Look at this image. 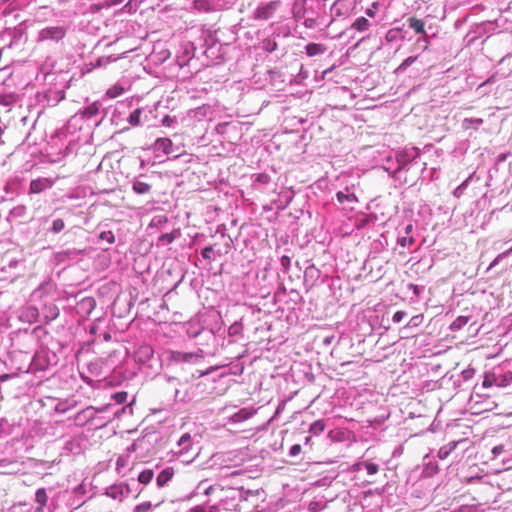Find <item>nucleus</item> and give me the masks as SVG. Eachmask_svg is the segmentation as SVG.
I'll return each instance as SVG.
<instances>
[{"label": "nucleus", "instance_id": "6ab92c4d", "mask_svg": "<svg viewBox=\"0 0 512 512\" xmlns=\"http://www.w3.org/2000/svg\"><path fill=\"white\" fill-rule=\"evenodd\" d=\"M363 466L369 475H374L379 471V466L372 462H362L354 465V469H360Z\"/></svg>", "mask_w": 512, "mask_h": 512}, {"label": "nucleus", "instance_id": "e433bc0d", "mask_svg": "<svg viewBox=\"0 0 512 512\" xmlns=\"http://www.w3.org/2000/svg\"><path fill=\"white\" fill-rule=\"evenodd\" d=\"M99 239L105 240L108 244H111L114 242V235L111 231H104L100 233Z\"/></svg>", "mask_w": 512, "mask_h": 512}, {"label": "nucleus", "instance_id": "4468645a", "mask_svg": "<svg viewBox=\"0 0 512 512\" xmlns=\"http://www.w3.org/2000/svg\"><path fill=\"white\" fill-rule=\"evenodd\" d=\"M178 446L180 447L179 453L184 454L188 452L192 447V438L189 433H184L178 440Z\"/></svg>", "mask_w": 512, "mask_h": 512}, {"label": "nucleus", "instance_id": "de8ad7c7", "mask_svg": "<svg viewBox=\"0 0 512 512\" xmlns=\"http://www.w3.org/2000/svg\"><path fill=\"white\" fill-rule=\"evenodd\" d=\"M416 60V57H408L406 58L402 64L399 66V69H405L406 67L410 66L414 61Z\"/></svg>", "mask_w": 512, "mask_h": 512}, {"label": "nucleus", "instance_id": "37998d69", "mask_svg": "<svg viewBox=\"0 0 512 512\" xmlns=\"http://www.w3.org/2000/svg\"><path fill=\"white\" fill-rule=\"evenodd\" d=\"M413 241H414L413 237L403 236V237L398 239V244H400L401 246L405 247L408 244H412Z\"/></svg>", "mask_w": 512, "mask_h": 512}, {"label": "nucleus", "instance_id": "f704fd0d", "mask_svg": "<svg viewBox=\"0 0 512 512\" xmlns=\"http://www.w3.org/2000/svg\"><path fill=\"white\" fill-rule=\"evenodd\" d=\"M505 451H506L505 445H503V444H499V445L494 446L492 448V450H491V453H492V458L491 459L492 460L496 459L498 456L503 454Z\"/></svg>", "mask_w": 512, "mask_h": 512}, {"label": "nucleus", "instance_id": "4c0bfd02", "mask_svg": "<svg viewBox=\"0 0 512 512\" xmlns=\"http://www.w3.org/2000/svg\"><path fill=\"white\" fill-rule=\"evenodd\" d=\"M128 463V457L119 456L116 460V470L120 473L122 468H124Z\"/></svg>", "mask_w": 512, "mask_h": 512}, {"label": "nucleus", "instance_id": "79ce46f5", "mask_svg": "<svg viewBox=\"0 0 512 512\" xmlns=\"http://www.w3.org/2000/svg\"><path fill=\"white\" fill-rule=\"evenodd\" d=\"M301 450H302V448H301L300 444H294L293 446H291V448L289 450V456L296 457L301 453Z\"/></svg>", "mask_w": 512, "mask_h": 512}, {"label": "nucleus", "instance_id": "c03bdc74", "mask_svg": "<svg viewBox=\"0 0 512 512\" xmlns=\"http://www.w3.org/2000/svg\"><path fill=\"white\" fill-rule=\"evenodd\" d=\"M213 253V248L211 246L205 247L201 254L204 259H211V254Z\"/></svg>", "mask_w": 512, "mask_h": 512}, {"label": "nucleus", "instance_id": "f8f14e48", "mask_svg": "<svg viewBox=\"0 0 512 512\" xmlns=\"http://www.w3.org/2000/svg\"><path fill=\"white\" fill-rule=\"evenodd\" d=\"M53 289H54V284L52 283V281H50V280L44 281L43 283H41L39 285V287L37 289L34 290L33 296L42 298L44 295L51 293Z\"/></svg>", "mask_w": 512, "mask_h": 512}, {"label": "nucleus", "instance_id": "9d476101", "mask_svg": "<svg viewBox=\"0 0 512 512\" xmlns=\"http://www.w3.org/2000/svg\"><path fill=\"white\" fill-rule=\"evenodd\" d=\"M172 148L173 142L169 138H158L154 144L156 151H162L166 155L172 153Z\"/></svg>", "mask_w": 512, "mask_h": 512}, {"label": "nucleus", "instance_id": "6e6552de", "mask_svg": "<svg viewBox=\"0 0 512 512\" xmlns=\"http://www.w3.org/2000/svg\"><path fill=\"white\" fill-rule=\"evenodd\" d=\"M337 200L340 204H348L349 209H353V204L358 202V198L354 193L349 191V188H346V192L339 191L336 194Z\"/></svg>", "mask_w": 512, "mask_h": 512}, {"label": "nucleus", "instance_id": "cd10ccee", "mask_svg": "<svg viewBox=\"0 0 512 512\" xmlns=\"http://www.w3.org/2000/svg\"><path fill=\"white\" fill-rule=\"evenodd\" d=\"M140 117H141V110L140 109H136L134 110L130 115H129V118H128V122L132 125V126H137L140 124Z\"/></svg>", "mask_w": 512, "mask_h": 512}, {"label": "nucleus", "instance_id": "a18cd8bd", "mask_svg": "<svg viewBox=\"0 0 512 512\" xmlns=\"http://www.w3.org/2000/svg\"><path fill=\"white\" fill-rule=\"evenodd\" d=\"M474 373V369H465L462 371V377L465 381H467L473 377Z\"/></svg>", "mask_w": 512, "mask_h": 512}, {"label": "nucleus", "instance_id": "6e6d98bb", "mask_svg": "<svg viewBox=\"0 0 512 512\" xmlns=\"http://www.w3.org/2000/svg\"><path fill=\"white\" fill-rule=\"evenodd\" d=\"M64 226H52V231L54 233H59Z\"/></svg>", "mask_w": 512, "mask_h": 512}, {"label": "nucleus", "instance_id": "1a4fd4ad", "mask_svg": "<svg viewBox=\"0 0 512 512\" xmlns=\"http://www.w3.org/2000/svg\"><path fill=\"white\" fill-rule=\"evenodd\" d=\"M35 502L38 504L35 512H44V507L48 502V494L45 488L37 489L35 493Z\"/></svg>", "mask_w": 512, "mask_h": 512}, {"label": "nucleus", "instance_id": "72a5a7b5", "mask_svg": "<svg viewBox=\"0 0 512 512\" xmlns=\"http://www.w3.org/2000/svg\"><path fill=\"white\" fill-rule=\"evenodd\" d=\"M13 512H31L32 507L26 503H18L13 505Z\"/></svg>", "mask_w": 512, "mask_h": 512}, {"label": "nucleus", "instance_id": "09e8293b", "mask_svg": "<svg viewBox=\"0 0 512 512\" xmlns=\"http://www.w3.org/2000/svg\"><path fill=\"white\" fill-rule=\"evenodd\" d=\"M241 329V325L239 323H234L229 327V334L230 335H236L239 333Z\"/></svg>", "mask_w": 512, "mask_h": 512}, {"label": "nucleus", "instance_id": "2f4dec72", "mask_svg": "<svg viewBox=\"0 0 512 512\" xmlns=\"http://www.w3.org/2000/svg\"><path fill=\"white\" fill-rule=\"evenodd\" d=\"M127 397H128V394L127 392L125 391H120V392H117V393H114L112 395V398L114 399V401L117 403V404H123L126 402L127 400Z\"/></svg>", "mask_w": 512, "mask_h": 512}, {"label": "nucleus", "instance_id": "603ef678", "mask_svg": "<svg viewBox=\"0 0 512 512\" xmlns=\"http://www.w3.org/2000/svg\"><path fill=\"white\" fill-rule=\"evenodd\" d=\"M14 376H15V374H2V375H0V382H5Z\"/></svg>", "mask_w": 512, "mask_h": 512}, {"label": "nucleus", "instance_id": "c9c22d12", "mask_svg": "<svg viewBox=\"0 0 512 512\" xmlns=\"http://www.w3.org/2000/svg\"><path fill=\"white\" fill-rule=\"evenodd\" d=\"M151 507H152L151 502L147 501V502L137 505L134 508L133 512H149Z\"/></svg>", "mask_w": 512, "mask_h": 512}, {"label": "nucleus", "instance_id": "2eb2a0df", "mask_svg": "<svg viewBox=\"0 0 512 512\" xmlns=\"http://www.w3.org/2000/svg\"><path fill=\"white\" fill-rule=\"evenodd\" d=\"M408 26L418 34H425V23L416 17L408 19Z\"/></svg>", "mask_w": 512, "mask_h": 512}, {"label": "nucleus", "instance_id": "8fccbe9b", "mask_svg": "<svg viewBox=\"0 0 512 512\" xmlns=\"http://www.w3.org/2000/svg\"><path fill=\"white\" fill-rule=\"evenodd\" d=\"M277 47V44L276 42H273L272 44L270 43V41H267V45L265 46V49L272 52L276 49Z\"/></svg>", "mask_w": 512, "mask_h": 512}, {"label": "nucleus", "instance_id": "5fc2aeb1", "mask_svg": "<svg viewBox=\"0 0 512 512\" xmlns=\"http://www.w3.org/2000/svg\"><path fill=\"white\" fill-rule=\"evenodd\" d=\"M17 264H18V260H16V259H10L9 262H8V266L10 268L16 267Z\"/></svg>", "mask_w": 512, "mask_h": 512}, {"label": "nucleus", "instance_id": "13d9d810", "mask_svg": "<svg viewBox=\"0 0 512 512\" xmlns=\"http://www.w3.org/2000/svg\"><path fill=\"white\" fill-rule=\"evenodd\" d=\"M411 229H412V226L407 225V226H406V233H407V234H408V233H410Z\"/></svg>", "mask_w": 512, "mask_h": 512}, {"label": "nucleus", "instance_id": "a211bd4d", "mask_svg": "<svg viewBox=\"0 0 512 512\" xmlns=\"http://www.w3.org/2000/svg\"><path fill=\"white\" fill-rule=\"evenodd\" d=\"M470 317L468 316H459L457 317L450 325V330L455 332V331H459L460 329H462V327H464L468 321H469Z\"/></svg>", "mask_w": 512, "mask_h": 512}, {"label": "nucleus", "instance_id": "423d86ee", "mask_svg": "<svg viewBox=\"0 0 512 512\" xmlns=\"http://www.w3.org/2000/svg\"><path fill=\"white\" fill-rule=\"evenodd\" d=\"M134 355H135V360L137 362L145 364L149 360H151V358L153 357L154 350H153L152 346H150L148 344H143L137 348Z\"/></svg>", "mask_w": 512, "mask_h": 512}, {"label": "nucleus", "instance_id": "20e7f679", "mask_svg": "<svg viewBox=\"0 0 512 512\" xmlns=\"http://www.w3.org/2000/svg\"><path fill=\"white\" fill-rule=\"evenodd\" d=\"M152 434L144 435L142 438L137 439L129 448V452H136L141 450L143 455L148 453L152 447L151 437Z\"/></svg>", "mask_w": 512, "mask_h": 512}, {"label": "nucleus", "instance_id": "7ed1b4c3", "mask_svg": "<svg viewBox=\"0 0 512 512\" xmlns=\"http://www.w3.org/2000/svg\"><path fill=\"white\" fill-rule=\"evenodd\" d=\"M67 29L64 26H51L42 29L39 33L40 40L59 41L66 35Z\"/></svg>", "mask_w": 512, "mask_h": 512}, {"label": "nucleus", "instance_id": "ea45409f", "mask_svg": "<svg viewBox=\"0 0 512 512\" xmlns=\"http://www.w3.org/2000/svg\"><path fill=\"white\" fill-rule=\"evenodd\" d=\"M406 315L407 313L405 311H397L394 313L392 321L394 323H400L406 317Z\"/></svg>", "mask_w": 512, "mask_h": 512}, {"label": "nucleus", "instance_id": "4d7b16f0", "mask_svg": "<svg viewBox=\"0 0 512 512\" xmlns=\"http://www.w3.org/2000/svg\"><path fill=\"white\" fill-rule=\"evenodd\" d=\"M366 13L370 17H374V15H375L374 12L371 9H368Z\"/></svg>", "mask_w": 512, "mask_h": 512}, {"label": "nucleus", "instance_id": "864d4df0", "mask_svg": "<svg viewBox=\"0 0 512 512\" xmlns=\"http://www.w3.org/2000/svg\"><path fill=\"white\" fill-rule=\"evenodd\" d=\"M482 479L481 476H472L467 478V483H473L475 481H480Z\"/></svg>", "mask_w": 512, "mask_h": 512}, {"label": "nucleus", "instance_id": "680f3d73", "mask_svg": "<svg viewBox=\"0 0 512 512\" xmlns=\"http://www.w3.org/2000/svg\"><path fill=\"white\" fill-rule=\"evenodd\" d=\"M310 439L311 438L309 436L305 437V443L307 444L310 441Z\"/></svg>", "mask_w": 512, "mask_h": 512}, {"label": "nucleus", "instance_id": "bf43d9fd", "mask_svg": "<svg viewBox=\"0 0 512 512\" xmlns=\"http://www.w3.org/2000/svg\"><path fill=\"white\" fill-rule=\"evenodd\" d=\"M330 341H331V340H330V338H328V337H327V338H325L324 343H325V344H329V343H330Z\"/></svg>", "mask_w": 512, "mask_h": 512}, {"label": "nucleus", "instance_id": "393cba45", "mask_svg": "<svg viewBox=\"0 0 512 512\" xmlns=\"http://www.w3.org/2000/svg\"><path fill=\"white\" fill-rule=\"evenodd\" d=\"M45 310L47 312V314L45 315V317L49 320V321H52L54 319H56L59 315V309L56 305L54 304H50L48 306L45 307Z\"/></svg>", "mask_w": 512, "mask_h": 512}, {"label": "nucleus", "instance_id": "5701e85b", "mask_svg": "<svg viewBox=\"0 0 512 512\" xmlns=\"http://www.w3.org/2000/svg\"><path fill=\"white\" fill-rule=\"evenodd\" d=\"M154 477V472L153 470L151 469H146L144 471H142L139 476H138V482L141 483V484H148L151 482V480L153 479Z\"/></svg>", "mask_w": 512, "mask_h": 512}, {"label": "nucleus", "instance_id": "3c124183", "mask_svg": "<svg viewBox=\"0 0 512 512\" xmlns=\"http://www.w3.org/2000/svg\"><path fill=\"white\" fill-rule=\"evenodd\" d=\"M172 123V118L169 116V115H166L163 119H162V124L164 126H167L169 127Z\"/></svg>", "mask_w": 512, "mask_h": 512}, {"label": "nucleus", "instance_id": "ddd939ff", "mask_svg": "<svg viewBox=\"0 0 512 512\" xmlns=\"http://www.w3.org/2000/svg\"><path fill=\"white\" fill-rule=\"evenodd\" d=\"M460 442L461 441H451L448 444L442 446L438 450V454H437L438 458L441 460L448 458V456L456 449V447L458 446V444Z\"/></svg>", "mask_w": 512, "mask_h": 512}, {"label": "nucleus", "instance_id": "f257e3e1", "mask_svg": "<svg viewBox=\"0 0 512 512\" xmlns=\"http://www.w3.org/2000/svg\"><path fill=\"white\" fill-rule=\"evenodd\" d=\"M512 383V371L504 365H498L486 372L483 379V387H506Z\"/></svg>", "mask_w": 512, "mask_h": 512}, {"label": "nucleus", "instance_id": "052dcab7", "mask_svg": "<svg viewBox=\"0 0 512 512\" xmlns=\"http://www.w3.org/2000/svg\"><path fill=\"white\" fill-rule=\"evenodd\" d=\"M54 225H57V224H63L62 220H57L53 223Z\"/></svg>", "mask_w": 512, "mask_h": 512}, {"label": "nucleus", "instance_id": "b1692460", "mask_svg": "<svg viewBox=\"0 0 512 512\" xmlns=\"http://www.w3.org/2000/svg\"><path fill=\"white\" fill-rule=\"evenodd\" d=\"M80 309H86L87 313H90L95 307V300L91 297L82 299L79 303Z\"/></svg>", "mask_w": 512, "mask_h": 512}, {"label": "nucleus", "instance_id": "dca6fc26", "mask_svg": "<svg viewBox=\"0 0 512 512\" xmlns=\"http://www.w3.org/2000/svg\"><path fill=\"white\" fill-rule=\"evenodd\" d=\"M370 27V22L365 17H359L357 18L351 25V28L363 32L368 30Z\"/></svg>", "mask_w": 512, "mask_h": 512}, {"label": "nucleus", "instance_id": "f03ea898", "mask_svg": "<svg viewBox=\"0 0 512 512\" xmlns=\"http://www.w3.org/2000/svg\"><path fill=\"white\" fill-rule=\"evenodd\" d=\"M131 492L132 489L126 482L111 485L106 489V495L118 501H122L124 498L128 497Z\"/></svg>", "mask_w": 512, "mask_h": 512}, {"label": "nucleus", "instance_id": "e2e57ef3", "mask_svg": "<svg viewBox=\"0 0 512 512\" xmlns=\"http://www.w3.org/2000/svg\"><path fill=\"white\" fill-rule=\"evenodd\" d=\"M104 338H105V340H108V339H110V335H109V334H106V335L104 336Z\"/></svg>", "mask_w": 512, "mask_h": 512}, {"label": "nucleus", "instance_id": "49530a36", "mask_svg": "<svg viewBox=\"0 0 512 512\" xmlns=\"http://www.w3.org/2000/svg\"><path fill=\"white\" fill-rule=\"evenodd\" d=\"M226 503H220L217 506H211L209 508V512H222V510L228 511V509L225 507Z\"/></svg>", "mask_w": 512, "mask_h": 512}, {"label": "nucleus", "instance_id": "39448f33", "mask_svg": "<svg viewBox=\"0 0 512 512\" xmlns=\"http://www.w3.org/2000/svg\"><path fill=\"white\" fill-rule=\"evenodd\" d=\"M97 411L98 410H95L93 407H87L86 409L81 410L74 416V423L77 426H84L95 417ZM99 411H103V409H100Z\"/></svg>", "mask_w": 512, "mask_h": 512}, {"label": "nucleus", "instance_id": "c85d7f7f", "mask_svg": "<svg viewBox=\"0 0 512 512\" xmlns=\"http://www.w3.org/2000/svg\"><path fill=\"white\" fill-rule=\"evenodd\" d=\"M251 415V412L247 411L246 409H241L239 412L233 415V419L235 422H240L248 419Z\"/></svg>", "mask_w": 512, "mask_h": 512}, {"label": "nucleus", "instance_id": "a878e982", "mask_svg": "<svg viewBox=\"0 0 512 512\" xmlns=\"http://www.w3.org/2000/svg\"><path fill=\"white\" fill-rule=\"evenodd\" d=\"M123 92L124 88L119 84H115L107 90L106 95L109 98H116L120 96Z\"/></svg>", "mask_w": 512, "mask_h": 512}, {"label": "nucleus", "instance_id": "7c9ffc66", "mask_svg": "<svg viewBox=\"0 0 512 512\" xmlns=\"http://www.w3.org/2000/svg\"><path fill=\"white\" fill-rule=\"evenodd\" d=\"M179 234L178 231H173L171 233H166V234H163L161 237H160V242H162L163 244H169L171 243L175 237Z\"/></svg>", "mask_w": 512, "mask_h": 512}, {"label": "nucleus", "instance_id": "c756f323", "mask_svg": "<svg viewBox=\"0 0 512 512\" xmlns=\"http://www.w3.org/2000/svg\"><path fill=\"white\" fill-rule=\"evenodd\" d=\"M99 111V106L97 103H93L85 108L84 110V116L91 118L94 115H96Z\"/></svg>", "mask_w": 512, "mask_h": 512}, {"label": "nucleus", "instance_id": "9b49d317", "mask_svg": "<svg viewBox=\"0 0 512 512\" xmlns=\"http://www.w3.org/2000/svg\"><path fill=\"white\" fill-rule=\"evenodd\" d=\"M173 475L174 470L171 467L162 470L156 478L157 486L164 487L172 479Z\"/></svg>", "mask_w": 512, "mask_h": 512}, {"label": "nucleus", "instance_id": "473e14b6", "mask_svg": "<svg viewBox=\"0 0 512 512\" xmlns=\"http://www.w3.org/2000/svg\"><path fill=\"white\" fill-rule=\"evenodd\" d=\"M512 252V247L508 250H506L505 252L503 253H500L490 264L489 268L488 269H492L493 267H495L502 259H504L505 257H507L510 253Z\"/></svg>", "mask_w": 512, "mask_h": 512}, {"label": "nucleus", "instance_id": "4be33fe9", "mask_svg": "<svg viewBox=\"0 0 512 512\" xmlns=\"http://www.w3.org/2000/svg\"><path fill=\"white\" fill-rule=\"evenodd\" d=\"M133 190L137 194H146L150 192L151 186L148 183L142 181H135L133 184Z\"/></svg>", "mask_w": 512, "mask_h": 512}, {"label": "nucleus", "instance_id": "58836bf2", "mask_svg": "<svg viewBox=\"0 0 512 512\" xmlns=\"http://www.w3.org/2000/svg\"><path fill=\"white\" fill-rule=\"evenodd\" d=\"M281 266L284 271H288L291 266V259L289 256L283 255L280 259Z\"/></svg>", "mask_w": 512, "mask_h": 512}, {"label": "nucleus", "instance_id": "69168bd1", "mask_svg": "<svg viewBox=\"0 0 512 512\" xmlns=\"http://www.w3.org/2000/svg\"><path fill=\"white\" fill-rule=\"evenodd\" d=\"M238 474H239V472H238V471H233V472L231 473V475H238Z\"/></svg>", "mask_w": 512, "mask_h": 512}, {"label": "nucleus", "instance_id": "0e129e2a", "mask_svg": "<svg viewBox=\"0 0 512 512\" xmlns=\"http://www.w3.org/2000/svg\"><path fill=\"white\" fill-rule=\"evenodd\" d=\"M211 489H212V487L207 488L206 489V494H209Z\"/></svg>", "mask_w": 512, "mask_h": 512}, {"label": "nucleus", "instance_id": "0eeeda50", "mask_svg": "<svg viewBox=\"0 0 512 512\" xmlns=\"http://www.w3.org/2000/svg\"><path fill=\"white\" fill-rule=\"evenodd\" d=\"M202 356L193 352L174 351L171 353V359L175 362H196Z\"/></svg>", "mask_w": 512, "mask_h": 512}, {"label": "nucleus", "instance_id": "f3484780", "mask_svg": "<svg viewBox=\"0 0 512 512\" xmlns=\"http://www.w3.org/2000/svg\"><path fill=\"white\" fill-rule=\"evenodd\" d=\"M274 11V7L270 5H266L264 7H260L256 10V18L258 19H268L271 17L272 13Z\"/></svg>", "mask_w": 512, "mask_h": 512}, {"label": "nucleus", "instance_id": "bb28decb", "mask_svg": "<svg viewBox=\"0 0 512 512\" xmlns=\"http://www.w3.org/2000/svg\"><path fill=\"white\" fill-rule=\"evenodd\" d=\"M46 187V182L43 180H32L30 183V191L32 193H39Z\"/></svg>", "mask_w": 512, "mask_h": 512}, {"label": "nucleus", "instance_id": "412c9836", "mask_svg": "<svg viewBox=\"0 0 512 512\" xmlns=\"http://www.w3.org/2000/svg\"><path fill=\"white\" fill-rule=\"evenodd\" d=\"M326 424L323 420H317L310 425L309 432L318 436L325 430Z\"/></svg>", "mask_w": 512, "mask_h": 512}, {"label": "nucleus", "instance_id": "a19ab883", "mask_svg": "<svg viewBox=\"0 0 512 512\" xmlns=\"http://www.w3.org/2000/svg\"><path fill=\"white\" fill-rule=\"evenodd\" d=\"M318 273H319V270L314 265H310L305 269L306 277H308V276L314 277V276H317Z\"/></svg>", "mask_w": 512, "mask_h": 512}, {"label": "nucleus", "instance_id": "338daca9", "mask_svg": "<svg viewBox=\"0 0 512 512\" xmlns=\"http://www.w3.org/2000/svg\"><path fill=\"white\" fill-rule=\"evenodd\" d=\"M476 123H481L482 122V119H477L475 120Z\"/></svg>", "mask_w": 512, "mask_h": 512}, {"label": "nucleus", "instance_id": "aec40b11", "mask_svg": "<svg viewBox=\"0 0 512 512\" xmlns=\"http://www.w3.org/2000/svg\"><path fill=\"white\" fill-rule=\"evenodd\" d=\"M325 51V47L322 44L318 43H309L306 46V53L309 56H315L318 54H322Z\"/></svg>", "mask_w": 512, "mask_h": 512}]
</instances>
